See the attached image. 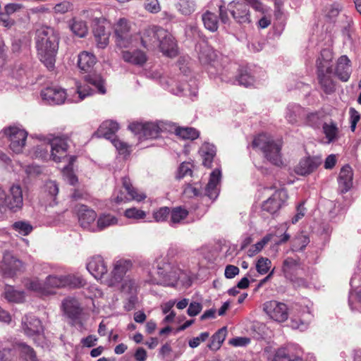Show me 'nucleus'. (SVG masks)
Instances as JSON below:
<instances>
[{"mask_svg":"<svg viewBox=\"0 0 361 361\" xmlns=\"http://www.w3.org/2000/svg\"><path fill=\"white\" fill-rule=\"evenodd\" d=\"M309 242V238L307 236L299 235L294 239L293 246L295 247L296 250L298 249V247H299L298 249L302 250L307 246Z\"/></svg>","mask_w":361,"mask_h":361,"instance_id":"obj_63","label":"nucleus"},{"mask_svg":"<svg viewBox=\"0 0 361 361\" xmlns=\"http://www.w3.org/2000/svg\"><path fill=\"white\" fill-rule=\"evenodd\" d=\"M118 219L116 216L111 214H102L99 216L97 225L95 226V231H102L109 226L117 224Z\"/></svg>","mask_w":361,"mask_h":361,"instance_id":"obj_37","label":"nucleus"},{"mask_svg":"<svg viewBox=\"0 0 361 361\" xmlns=\"http://www.w3.org/2000/svg\"><path fill=\"white\" fill-rule=\"evenodd\" d=\"M221 173L219 169H214L210 174L209 182L205 188V195L211 200H215L219 192L218 185L221 181Z\"/></svg>","mask_w":361,"mask_h":361,"instance_id":"obj_28","label":"nucleus"},{"mask_svg":"<svg viewBox=\"0 0 361 361\" xmlns=\"http://www.w3.org/2000/svg\"><path fill=\"white\" fill-rule=\"evenodd\" d=\"M108 25L105 19H97L93 27V34L98 48L104 49L109 44L110 31L106 27Z\"/></svg>","mask_w":361,"mask_h":361,"instance_id":"obj_17","label":"nucleus"},{"mask_svg":"<svg viewBox=\"0 0 361 361\" xmlns=\"http://www.w3.org/2000/svg\"><path fill=\"white\" fill-rule=\"evenodd\" d=\"M78 222L82 228L95 232L94 223L97 218L96 212L84 204H79L75 207Z\"/></svg>","mask_w":361,"mask_h":361,"instance_id":"obj_15","label":"nucleus"},{"mask_svg":"<svg viewBox=\"0 0 361 361\" xmlns=\"http://www.w3.org/2000/svg\"><path fill=\"white\" fill-rule=\"evenodd\" d=\"M157 274L159 280L153 282L164 286H173L178 279V269L164 260L157 262Z\"/></svg>","mask_w":361,"mask_h":361,"instance_id":"obj_10","label":"nucleus"},{"mask_svg":"<svg viewBox=\"0 0 361 361\" xmlns=\"http://www.w3.org/2000/svg\"><path fill=\"white\" fill-rule=\"evenodd\" d=\"M161 27L148 26L140 32L141 45L147 50L157 49L158 32Z\"/></svg>","mask_w":361,"mask_h":361,"instance_id":"obj_18","label":"nucleus"},{"mask_svg":"<svg viewBox=\"0 0 361 361\" xmlns=\"http://www.w3.org/2000/svg\"><path fill=\"white\" fill-rule=\"evenodd\" d=\"M75 159H70L68 164L62 170L63 176L72 185L78 182V178L73 172V161Z\"/></svg>","mask_w":361,"mask_h":361,"instance_id":"obj_47","label":"nucleus"},{"mask_svg":"<svg viewBox=\"0 0 361 361\" xmlns=\"http://www.w3.org/2000/svg\"><path fill=\"white\" fill-rule=\"evenodd\" d=\"M195 5L191 0H180L178 10L183 15H190L195 11Z\"/></svg>","mask_w":361,"mask_h":361,"instance_id":"obj_52","label":"nucleus"},{"mask_svg":"<svg viewBox=\"0 0 361 361\" xmlns=\"http://www.w3.org/2000/svg\"><path fill=\"white\" fill-rule=\"evenodd\" d=\"M199 153L204 158H214L216 154V147L209 142H204L200 148Z\"/></svg>","mask_w":361,"mask_h":361,"instance_id":"obj_48","label":"nucleus"},{"mask_svg":"<svg viewBox=\"0 0 361 361\" xmlns=\"http://www.w3.org/2000/svg\"><path fill=\"white\" fill-rule=\"evenodd\" d=\"M64 288H78L83 287L86 282L85 279L78 274L63 275Z\"/></svg>","mask_w":361,"mask_h":361,"instance_id":"obj_36","label":"nucleus"},{"mask_svg":"<svg viewBox=\"0 0 361 361\" xmlns=\"http://www.w3.org/2000/svg\"><path fill=\"white\" fill-rule=\"evenodd\" d=\"M322 129L328 143L333 142L337 140L338 128L335 122L331 121L330 123H324L322 126Z\"/></svg>","mask_w":361,"mask_h":361,"instance_id":"obj_38","label":"nucleus"},{"mask_svg":"<svg viewBox=\"0 0 361 361\" xmlns=\"http://www.w3.org/2000/svg\"><path fill=\"white\" fill-rule=\"evenodd\" d=\"M122 58L124 61L138 66H142L147 61L145 52L140 49L123 51Z\"/></svg>","mask_w":361,"mask_h":361,"instance_id":"obj_32","label":"nucleus"},{"mask_svg":"<svg viewBox=\"0 0 361 361\" xmlns=\"http://www.w3.org/2000/svg\"><path fill=\"white\" fill-rule=\"evenodd\" d=\"M3 131L10 142V149L16 154L22 153L25 147L27 133L15 126L4 128Z\"/></svg>","mask_w":361,"mask_h":361,"instance_id":"obj_9","label":"nucleus"},{"mask_svg":"<svg viewBox=\"0 0 361 361\" xmlns=\"http://www.w3.org/2000/svg\"><path fill=\"white\" fill-rule=\"evenodd\" d=\"M73 5L69 1H63L57 4L54 9L56 13L64 14L72 8Z\"/></svg>","mask_w":361,"mask_h":361,"instance_id":"obj_61","label":"nucleus"},{"mask_svg":"<svg viewBox=\"0 0 361 361\" xmlns=\"http://www.w3.org/2000/svg\"><path fill=\"white\" fill-rule=\"evenodd\" d=\"M70 27L71 31L79 37H84L87 34V26L83 20L73 18Z\"/></svg>","mask_w":361,"mask_h":361,"instance_id":"obj_42","label":"nucleus"},{"mask_svg":"<svg viewBox=\"0 0 361 361\" xmlns=\"http://www.w3.org/2000/svg\"><path fill=\"white\" fill-rule=\"evenodd\" d=\"M352 73L351 62L346 55L341 56L336 61L334 75L342 82H347Z\"/></svg>","mask_w":361,"mask_h":361,"instance_id":"obj_23","label":"nucleus"},{"mask_svg":"<svg viewBox=\"0 0 361 361\" xmlns=\"http://www.w3.org/2000/svg\"><path fill=\"white\" fill-rule=\"evenodd\" d=\"M125 216L128 219H142L146 216V213L141 209L132 207L125 211Z\"/></svg>","mask_w":361,"mask_h":361,"instance_id":"obj_57","label":"nucleus"},{"mask_svg":"<svg viewBox=\"0 0 361 361\" xmlns=\"http://www.w3.org/2000/svg\"><path fill=\"white\" fill-rule=\"evenodd\" d=\"M118 129L119 126L118 123L113 121H105L99 126L94 135L97 137H104L111 140L116 137L115 134Z\"/></svg>","mask_w":361,"mask_h":361,"instance_id":"obj_30","label":"nucleus"},{"mask_svg":"<svg viewBox=\"0 0 361 361\" xmlns=\"http://www.w3.org/2000/svg\"><path fill=\"white\" fill-rule=\"evenodd\" d=\"M236 81H238L239 85L250 87L253 86L255 78L250 74L247 68L242 67L238 71Z\"/></svg>","mask_w":361,"mask_h":361,"instance_id":"obj_35","label":"nucleus"},{"mask_svg":"<svg viewBox=\"0 0 361 361\" xmlns=\"http://www.w3.org/2000/svg\"><path fill=\"white\" fill-rule=\"evenodd\" d=\"M129 129L139 135V139H154L159 137L160 133L159 126L153 123H133L129 126Z\"/></svg>","mask_w":361,"mask_h":361,"instance_id":"obj_14","label":"nucleus"},{"mask_svg":"<svg viewBox=\"0 0 361 361\" xmlns=\"http://www.w3.org/2000/svg\"><path fill=\"white\" fill-rule=\"evenodd\" d=\"M228 9L236 23L248 24L251 22L247 4L240 1H232L228 4Z\"/></svg>","mask_w":361,"mask_h":361,"instance_id":"obj_13","label":"nucleus"},{"mask_svg":"<svg viewBox=\"0 0 361 361\" xmlns=\"http://www.w3.org/2000/svg\"><path fill=\"white\" fill-rule=\"evenodd\" d=\"M263 311L274 321L283 322L288 318L287 305L276 300L267 301L263 304Z\"/></svg>","mask_w":361,"mask_h":361,"instance_id":"obj_12","label":"nucleus"},{"mask_svg":"<svg viewBox=\"0 0 361 361\" xmlns=\"http://www.w3.org/2000/svg\"><path fill=\"white\" fill-rule=\"evenodd\" d=\"M23 204L22 188L19 185H13L9 193L0 189V210L8 209L12 212L20 209Z\"/></svg>","mask_w":361,"mask_h":361,"instance_id":"obj_4","label":"nucleus"},{"mask_svg":"<svg viewBox=\"0 0 361 361\" xmlns=\"http://www.w3.org/2000/svg\"><path fill=\"white\" fill-rule=\"evenodd\" d=\"M202 306L200 302H190L188 308L187 312L189 316L194 317L197 315L202 310Z\"/></svg>","mask_w":361,"mask_h":361,"instance_id":"obj_62","label":"nucleus"},{"mask_svg":"<svg viewBox=\"0 0 361 361\" xmlns=\"http://www.w3.org/2000/svg\"><path fill=\"white\" fill-rule=\"evenodd\" d=\"M111 143L115 147L120 155L128 156L132 151V146L122 141L117 137L111 140Z\"/></svg>","mask_w":361,"mask_h":361,"instance_id":"obj_45","label":"nucleus"},{"mask_svg":"<svg viewBox=\"0 0 361 361\" xmlns=\"http://www.w3.org/2000/svg\"><path fill=\"white\" fill-rule=\"evenodd\" d=\"M170 214V209L167 207H160L159 209L153 212V217L157 222L166 221Z\"/></svg>","mask_w":361,"mask_h":361,"instance_id":"obj_55","label":"nucleus"},{"mask_svg":"<svg viewBox=\"0 0 361 361\" xmlns=\"http://www.w3.org/2000/svg\"><path fill=\"white\" fill-rule=\"evenodd\" d=\"M353 170L349 165L344 166L338 177V188L341 192H348L353 185Z\"/></svg>","mask_w":361,"mask_h":361,"instance_id":"obj_31","label":"nucleus"},{"mask_svg":"<svg viewBox=\"0 0 361 361\" xmlns=\"http://www.w3.org/2000/svg\"><path fill=\"white\" fill-rule=\"evenodd\" d=\"M62 307L71 325L83 326L88 319V315L83 311L78 300L74 298H67L63 300Z\"/></svg>","mask_w":361,"mask_h":361,"instance_id":"obj_3","label":"nucleus"},{"mask_svg":"<svg viewBox=\"0 0 361 361\" xmlns=\"http://www.w3.org/2000/svg\"><path fill=\"white\" fill-rule=\"evenodd\" d=\"M192 168L193 165L190 161H183L179 166L178 169V173L176 174V178L180 180L185 176H192Z\"/></svg>","mask_w":361,"mask_h":361,"instance_id":"obj_49","label":"nucleus"},{"mask_svg":"<svg viewBox=\"0 0 361 361\" xmlns=\"http://www.w3.org/2000/svg\"><path fill=\"white\" fill-rule=\"evenodd\" d=\"M209 336L208 332H202L198 336L195 337L189 341V346L192 348H197L202 342L205 341Z\"/></svg>","mask_w":361,"mask_h":361,"instance_id":"obj_60","label":"nucleus"},{"mask_svg":"<svg viewBox=\"0 0 361 361\" xmlns=\"http://www.w3.org/2000/svg\"><path fill=\"white\" fill-rule=\"evenodd\" d=\"M202 19L206 29L211 32H215L217 30L219 20L215 13L207 11L202 15Z\"/></svg>","mask_w":361,"mask_h":361,"instance_id":"obj_41","label":"nucleus"},{"mask_svg":"<svg viewBox=\"0 0 361 361\" xmlns=\"http://www.w3.org/2000/svg\"><path fill=\"white\" fill-rule=\"evenodd\" d=\"M18 347L20 350V352L24 356L25 359L27 361H35V353L34 350L30 346L27 345L25 343H20Z\"/></svg>","mask_w":361,"mask_h":361,"instance_id":"obj_56","label":"nucleus"},{"mask_svg":"<svg viewBox=\"0 0 361 361\" xmlns=\"http://www.w3.org/2000/svg\"><path fill=\"white\" fill-rule=\"evenodd\" d=\"M271 264V262L269 259L261 257L257 262L256 269L259 274L263 275L269 271Z\"/></svg>","mask_w":361,"mask_h":361,"instance_id":"obj_53","label":"nucleus"},{"mask_svg":"<svg viewBox=\"0 0 361 361\" xmlns=\"http://www.w3.org/2000/svg\"><path fill=\"white\" fill-rule=\"evenodd\" d=\"M23 264L18 259L16 258L11 252H5L3 257L1 269L4 274L8 276H13L18 271L23 269Z\"/></svg>","mask_w":361,"mask_h":361,"instance_id":"obj_19","label":"nucleus"},{"mask_svg":"<svg viewBox=\"0 0 361 361\" xmlns=\"http://www.w3.org/2000/svg\"><path fill=\"white\" fill-rule=\"evenodd\" d=\"M240 272L238 267L228 264L225 268L224 275L226 279H233Z\"/></svg>","mask_w":361,"mask_h":361,"instance_id":"obj_64","label":"nucleus"},{"mask_svg":"<svg viewBox=\"0 0 361 361\" xmlns=\"http://www.w3.org/2000/svg\"><path fill=\"white\" fill-rule=\"evenodd\" d=\"M306 121L309 126H310L314 128H319V126L321 125L322 120H321L319 114L317 112H314V113H310L307 116Z\"/></svg>","mask_w":361,"mask_h":361,"instance_id":"obj_59","label":"nucleus"},{"mask_svg":"<svg viewBox=\"0 0 361 361\" xmlns=\"http://www.w3.org/2000/svg\"><path fill=\"white\" fill-rule=\"evenodd\" d=\"M171 220L170 224L173 225L180 223L188 215L187 209L180 207H174L171 211L170 210Z\"/></svg>","mask_w":361,"mask_h":361,"instance_id":"obj_44","label":"nucleus"},{"mask_svg":"<svg viewBox=\"0 0 361 361\" xmlns=\"http://www.w3.org/2000/svg\"><path fill=\"white\" fill-rule=\"evenodd\" d=\"M13 228L23 235H27L32 231V226L27 221H19L13 224Z\"/></svg>","mask_w":361,"mask_h":361,"instance_id":"obj_50","label":"nucleus"},{"mask_svg":"<svg viewBox=\"0 0 361 361\" xmlns=\"http://www.w3.org/2000/svg\"><path fill=\"white\" fill-rule=\"evenodd\" d=\"M60 37L51 27L44 26L36 31L35 44L39 59L49 69L54 68Z\"/></svg>","mask_w":361,"mask_h":361,"instance_id":"obj_1","label":"nucleus"},{"mask_svg":"<svg viewBox=\"0 0 361 361\" xmlns=\"http://www.w3.org/2000/svg\"><path fill=\"white\" fill-rule=\"evenodd\" d=\"M41 96L49 104H61L65 102L66 93L64 90L56 87H48L41 92Z\"/></svg>","mask_w":361,"mask_h":361,"instance_id":"obj_21","label":"nucleus"},{"mask_svg":"<svg viewBox=\"0 0 361 361\" xmlns=\"http://www.w3.org/2000/svg\"><path fill=\"white\" fill-rule=\"evenodd\" d=\"M131 266L132 263L130 260H118L115 263L114 269L111 272V279L109 282L110 285L114 286L116 283H119Z\"/></svg>","mask_w":361,"mask_h":361,"instance_id":"obj_29","label":"nucleus"},{"mask_svg":"<svg viewBox=\"0 0 361 361\" xmlns=\"http://www.w3.org/2000/svg\"><path fill=\"white\" fill-rule=\"evenodd\" d=\"M50 147L51 158H66L70 148L71 139L67 135L49 134L45 138Z\"/></svg>","mask_w":361,"mask_h":361,"instance_id":"obj_5","label":"nucleus"},{"mask_svg":"<svg viewBox=\"0 0 361 361\" xmlns=\"http://www.w3.org/2000/svg\"><path fill=\"white\" fill-rule=\"evenodd\" d=\"M176 134L184 140H194L200 136V133L197 130L191 127L176 128Z\"/></svg>","mask_w":361,"mask_h":361,"instance_id":"obj_43","label":"nucleus"},{"mask_svg":"<svg viewBox=\"0 0 361 361\" xmlns=\"http://www.w3.org/2000/svg\"><path fill=\"white\" fill-rule=\"evenodd\" d=\"M88 271L97 279H100L108 271V267L101 256L92 257L87 264Z\"/></svg>","mask_w":361,"mask_h":361,"instance_id":"obj_24","label":"nucleus"},{"mask_svg":"<svg viewBox=\"0 0 361 361\" xmlns=\"http://www.w3.org/2000/svg\"><path fill=\"white\" fill-rule=\"evenodd\" d=\"M227 334L226 327H222L218 330L212 337L208 348L212 350H216L220 348Z\"/></svg>","mask_w":361,"mask_h":361,"instance_id":"obj_39","label":"nucleus"},{"mask_svg":"<svg viewBox=\"0 0 361 361\" xmlns=\"http://www.w3.org/2000/svg\"><path fill=\"white\" fill-rule=\"evenodd\" d=\"M84 78L87 85L77 86V93L80 101L94 93V90L89 87V85L94 87L98 93L106 94L105 81L101 75L89 73Z\"/></svg>","mask_w":361,"mask_h":361,"instance_id":"obj_7","label":"nucleus"},{"mask_svg":"<svg viewBox=\"0 0 361 361\" xmlns=\"http://www.w3.org/2000/svg\"><path fill=\"white\" fill-rule=\"evenodd\" d=\"M348 304L352 311H360L361 305V288L355 291H350Z\"/></svg>","mask_w":361,"mask_h":361,"instance_id":"obj_46","label":"nucleus"},{"mask_svg":"<svg viewBox=\"0 0 361 361\" xmlns=\"http://www.w3.org/2000/svg\"><path fill=\"white\" fill-rule=\"evenodd\" d=\"M157 35V48L159 51L164 55L171 58L177 56V44L173 36L163 27H161Z\"/></svg>","mask_w":361,"mask_h":361,"instance_id":"obj_11","label":"nucleus"},{"mask_svg":"<svg viewBox=\"0 0 361 361\" xmlns=\"http://www.w3.org/2000/svg\"><path fill=\"white\" fill-rule=\"evenodd\" d=\"M4 297L8 302H22L25 300L23 291L14 289L13 286H6L4 290Z\"/></svg>","mask_w":361,"mask_h":361,"instance_id":"obj_40","label":"nucleus"},{"mask_svg":"<svg viewBox=\"0 0 361 361\" xmlns=\"http://www.w3.org/2000/svg\"><path fill=\"white\" fill-rule=\"evenodd\" d=\"M22 328L28 336L40 334L44 331L41 321L32 314L25 315L22 319Z\"/></svg>","mask_w":361,"mask_h":361,"instance_id":"obj_22","label":"nucleus"},{"mask_svg":"<svg viewBox=\"0 0 361 361\" xmlns=\"http://www.w3.org/2000/svg\"><path fill=\"white\" fill-rule=\"evenodd\" d=\"M96 63L97 58L91 52L83 51L78 56V67L82 73H92Z\"/></svg>","mask_w":361,"mask_h":361,"instance_id":"obj_27","label":"nucleus"},{"mask_svg":"<svg viewBox=\"0 0 361 361\" xmlns=\"http://www.w3.org/2000/svg\"><path fill=\"white\" fill-rule=\"evenodd\" d=\"M130 23L126 18H120L114 25V33L116 45L121 48L133 46L136 35L130 32Z\"/></svg>","mask_w":361,"mask_h":361,"instance_id":"obj_6","label":"nucleus"},{"mask_svg":"<svg viewBox=\"0 0 361 361\" xmlns=\"http://www.w3.org/2000/svg\"><path fill=\"white\" fill-rule=\"evenodd\" d=\"M282 271L284 276L290 280L294 279L296 276L302 275L304 268L298 259L287 257L283 262Z\"/></svg>","mask_w":361,"mask_h":361,"instance_id":"obj_20","label":"nucleus"},{"mask_svg":"<svg viewBox=\"0 0 361 361\" xmlns=\"http://www.w3.org/2000/svg\"><path fill=\"white\" fill-rule=\"evenodd\" d=\"M319 164L317 159H300L294 167V171L298 175L306 176L313 172Z\"/></svg>","mask_w":361,"mask_h":361,"instance_id":"obj_33","label":"nucleus"},{"mask_svg":"<svg viewBox=\"0 0 361 361\" xmlns=\"http://www.w3.org/2000/svg\"><path fill=\"white\" fill-rule=\"evenodd\" d=\"M272 361H302L298 357L290 356L284 348L279 349L272 360Z\"/></svg>","mask_w":361,"mask_h":361,"instance_id":"obj_51","label":"nucleus"},{"mask_svg":"<svg viewBox=\"0 0 361 361\" xmlns=\"http://www.w3.org/2000/svg\"><path fill=\"white\" fill-rule=\"evenodd\" d=\"M251 145L253 149L262 152L265 158H276L280 157L282 142L274 140L266 133H260L254 137Z\"/></svg>","mask_w":361,"mask_h":361,"instance_id":"obj_2","label":"nucleus"},{"mask_svg":"<svg viewBox=\"0 0 361 361\" xmlns=\"http://www.w3.org/2000/svg\"><path fill=\"white\" fill-rule=\"evenodd\" d=\"M324 70V66H319V70H317V75L319 83L322 90L326 94H331L336 90V85L333 80L331 74Z\"/></svg>","mask_w":361,"mask_h":361,"instance_id":"obj_25","label":"nucleus"},{"mask_svg":"<svg viewBox=\"0 0 361 361\" xmlns=\"http://www.w3.org/2000/svg\"><path fill=\"white\" fill-rule=\"evenodd\" d=\"M333 59V51L329 48L323 49L316 61L317 70H319V66L320 65L324 66V70L328 73H332L333 69L331 63L332 62Z\"/></svg>","mask_w":361,"mask_h":361,"instance_id":"obj_34","label":"nucleus"},{"mask_svg":"<svg viewBox=\"0 0 361 361\" xmlns=\"http://www.w3.org/2000/svg\"><path fill=\"white\" fill-rule=\"evenodd\" d=\"M288 198L287 192L284 189H279L262 203V209L270 214L278 212Z\"/></svg>","mask_w":361,"mask_h":361,"instance_id":"obj_16","label":"nucleus"},{"mask_svg":"<svg viewBox=\"0 0 361 361\" xmlns=\"http://www.w3.org/2000/svg\"><path fill=\"white\" fill-rule=\"evenodd\" d=\"M123 186L125 188L126 191L127 192L128 195H129V197H123L122 195H121L120 196L118 195L116 199V201L118 203L125 200H135L137 202H140L147 197L145 193L139 192L137 190V189L133 188L128 178L124 177L123 178Z\"/></svg>","mask_w":361,"mask_h":361,"instance_id":"obj_26","label":"nucleus"},{"mask_svg":"<svg viewBox=\"0 0 361 361\" xmlns=\"http://www.w3.org/2000/svg\"><path fill=\"white\" fill-rule=\"evenodd\" d=\"M145 9L151 13H158L161 10V6L158 0H146L144 5Z\"/></svg>","mask_w":361,"mask_h":361,"instance_id":"obj_58","label":"nucleus"},{"mask_svg":"<svg viewBox=\"0 0 361 361\" xmlns=\"http://www.w3.org/2000/svg\"><path fill=\"white\" fill-rule=\"evenodd\" d=\"M63 282V275L49 274L44 281H42L36 279L30 281L27 286L30 290L47 294L50 293V289L64 288Z\"/></svg>","mask_w":361,"mask_h":361,"instance_id":"obj_8","label":"nucleus"},{"mask_svg":"<svg viewBox=\"0 0 361 361\" xmlns=\"http://www.w3.org/2000/svg\"><path fill=\"white\" fill-rule=\"evenodd\" d=\"M44 192L50 196L53 200L59 192V187L55 181L48 180L44 185Z\"/></svg>","mask_w":361,"mask_h":361,"instance_id":"obj_54","label":"nucleus"}]
</instances>
